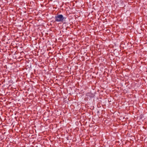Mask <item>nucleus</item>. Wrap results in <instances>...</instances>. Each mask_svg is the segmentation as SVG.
Wrapping results in <instances>:
<instances>
[{"label":"nucleus","instance_id":"nucleus-1","mask_svg":"<svg viewBox=\"0 0 147 147\" xmlns=\"http://www.w3.org/2000/svg\"><path fill=\"white\" fill-rule=\"evenodd\" d=\"M55 21L57 22H62L66 19V18L63 17V15L61 14L57 15L55 16Z\"/></svg>","mask_w":147,"mask_h":147}]
</instances>
